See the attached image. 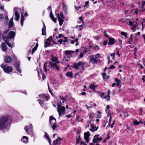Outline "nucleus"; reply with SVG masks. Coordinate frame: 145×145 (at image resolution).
I'll list each match as a JSON object with an SVG mask.
<instances>
[{"instance_id": "obj_1", "label": "nucleus", "mask_w": 145, "mask_h": 145, "mask_svg": "<svg viewBox=\"0 0 145 145\" xmlns=\"http://www.w3.org/2000/svg\"><path fill=\"white\" fill-rule=\"evenodd\" d=\"M51 60V62L49 63V64L51 68L57 70V71L60 70V67L57 65L60 62L59 61L57 57L52 56Z\"/></svg>"}, {"instance_id": "obj_2", "label": "nucleus", "mask_w": 145, "mask_h": 145, "mask_svg": "<svg viewBox=\"0 0 145 145\" xmlns=\"http://www.w3.org/2000/svg\"><path fill=\"white\" fill-rule=\"evenodd\" d=\"M15 35L16 33L15 32L13 31H11L8 33L7 36V37L4 36H3L2 37L4 41H5L6 44H7L8 46L12 48V47L13 44L9 43L8 42L7 40H6L13 39L15 37Z\"/></svg>"}, {"instance_id": "obj_3", "label": "nucleus", "mask_w": 145, "mask_h": 145, "mask_svg": "<svg viewBox=\"0 0 145 145\" xmlns=\"http://www.w3.org/2000/svg\"><path fill=\"white\" fill-rule=\"evenodd\" d=\"M7 121L10 122L11 121L8 120V117L7 116H2L0 118V129L3 130L6 127L5 123Z\"/></svg>"}, {"instance_id": "obj_4", "label": "nucleus", "mask_w": 145, "mask_h": 145, "mask_svg": "<svg viewBox=\"0 0 145 145\" xmlns=\"http://www.w3.org/2000/svg\"><path fill=\"white\" fill-rule=\"evenodd\" d=\"M49 121L52 129L54 131L59 126L57 124L56 119L52 116L50 117Z\"/></svg>"}, {"instance_id": "obj_5", "label": "nucleus", "mask_w": 145, "mask_h": 145, "mask_svg": "<svg viewBox=\"0 0 145 145\" xmlns=\"http://www.w3.org/2000/svg\"><path fill=\"white\" fill-rule=\"evenodd\" d=\"M84 64L81 61H79L78 63H75L73 68L77 70H84Z\"/></svg>"}, {"instance_id": "obj_6", "label": "nucleus", "mask_w": 145, "mask_h": 145, "mask_svg": "<svg viewBox=\"0 0 145 145\" xmlns=\"http://www.w3.org/2000/svg\"><path fill=\"white\" fill-rule=\"evenodd\" d=\"M1 67L3 69L4 71L7 73H8L12 71V69L11 66L2 64Z\"/></svg>"}, {"instance_id": "obj_7", "label": "nucleus", "mask_w": 145, "mask_h": 145, "mask_svg": "<svg viewBox=\"0 0 145 145\" xmlns=\"http://www.w3.org/2000/svg\"><path fill=\"white\" fill-rule=\"evenodd\" d=\"M13 10L14 12V13L13 15H14L15 16L14 19L18 21L20 17V15L18 12L20 11L21 9L18 7H15Z\"/></svg>"}, {"instance_id": "obj_8", "label": "nucleus", "mask_w": 145, "mask_h": 145, "mask_svg": "<svg viewBox=\"0 0 145 145\" xmlns=\"http://www.w3.org/2000/svg\"><path fill=\"white\" fill-rule=\"evenodd\" d=\"M65 108L64 106H58L57 108V111L59 116V118L60 116L65 114Z\"/></svg>"}, {"instance_id": "obj_9", "label": "nucleus", "mask_w": 145, "mask_h": 145, "mask_svg": "<svg viewBox=\"0 0 145 145\" xmlns=\"http://www.w3.org/2000/svg\"><path fill=\"white\" fill-rule=\"evenodd\" d=\"M24 129L29 135H32L33 134L32 131L33 127L32 124H30L28 126H26Z\"/></svg>"}, {"instance_id": "obj_10", "label": "nucleus", "mask_w": 145, "mask_h": 145, "mask_svg": "<svg viewBox=\"0 0 145 145\" xmlns=\"http://www.w3.org/2000/svg\"><path fill=\"white\" fill-rule=\"evenodd\" d=\"M99 135H95L94 136L93 139V142L98 143L101 142L102 140V138L101 137L99 138Z\"/></svg>"}, {"instance_id": "obj_11", "label": "nucleus", "mask_w": 145, "mask_h": 145, "mask_svg": "<svg viewBox=\"0 0 145 145\" xmlns=\"http://www.w3.org/2000/svg\"><path fill=\"white\" fill-rule=\"evenodd\" d=\"M74 53V52L72 50H66L65 52V55L68 58L71 57L72 54H73Z\"/></svg>"}, {"instance_id": "obj_12", "label": "nucleus", "mask_w": 145, "mask_h": 145, "mask_svg": "<svg viewBox=\"0 0 145 145\" xmlns=\"http://www.w3.org/2000/svg\"><path fill=\"white\" fill-rule=\"evenodd\" d=\"M62 138L60 137H58L57 139L53 141L52 145H60L61 142H59V141L61 140Z\"/></svg>"}, {"instance_id": "obj_13", "label": "nucleus", "mask_w": 145, "mask_h": 145, "mask_svg": "<svg viewBox=\"0 0 145 145\" xmlns=\"http://www.w3.org/2000/svg\"><path fill=\"white\" fill-rule=\"evenodd\" d=\"M84 138L87 142L88 143L89 142V132H87L86 133H85L84 134Z\"/></svg>"}, {"instance_id": "obj_14", "label": "nucleus", "mask_w": 145, "mask_h": 145, "mask_svg": "<svg viewBox=\"0 0 145 145\" xmlns=\"http://www.w3.org/2000/svg\"><path fill=\"white\" fill-rule=\"evenodd\" d=\"M1 48L3 51L7 53V45L4 42L2 43L1 46Z\"/></svg>"}, {"instance_id": "obj_15", "label": "nucleus", "mask_w": 145, "mask_h": 145, "mask_svg": "<svg viewBox=\"0 0 145 145\" xmlns=\"http://www.w3.org/2000/svg\"><path fill=\"white\" fill-rule=\"evenodd\" d=\"M56 16L58 18L59 24L60 26H61L64 21L63 19L61 18H60L59 16V15L58 13L56 14Z\"/></svg>"}, {"instance_id": "obj_16", "label": "nucleus", "mask_w": 145, "mask_h": 145, "mask_svg": "<svg viewBox=\"0 0 145 145\" xmlns=\"http://www.w3.org/2000/svg\"><path fill=\"white\" fill-rule=\"evenodd\" d=\"M98 59L97 58H95L94 59V56H90L89 61L90 63H97V62Z\"/></svg>"}, {"instance_id": "obj_17", "label": "nucleus", "mask_w": 145, "mask_h": 145, "mask_svg": "<svg viewBox=\"0 0 145 145\" xmlns=\"http://www.w3.org/2000/svg\"><path fill=\"white\" fill-rule=\"evenodd\" d=\"M5 61L6 63H9L11 62L12 59L11 57L8 55H7L5 58Z\"/></svg>"}, {"instance_id": "obj_18", "label": "nucleus", "mask_w": 145, "mask_h": 145, "mask_svg": "<svg viewBox=\"0 0 145 145\" xmlns=\"http://www.w3.org/2000/svg\"><path fill=\"white\" fill-rule=\"evenodd\" d=\"M22 141L25 143H27L28 141V138L25 136H23L22 139Z\"/></svg>"}, {"instance_id": "obj_19", "label": "nucleus", "mask_w": 145, "mask_h": 145, "mask_svg": "<svg viewBox=\"0 0 145 145\" xmlns=\"http://www.w3.org/2000/svg\"><path fill=\"white\" fill-rule=\"evenodd\" d=\"M109 40L108 45H112L114 44L115 41L113 39L108 37Z\"/></svg>"}, {"instance_id": "obj_20", "label": "nucleus", "mask_w": 145, "mask_h": 145, "mask_svg": "<svg viewBox=\"0 0 145 145\" xmlns=\"http://www.w3.org/2000/svg\"><path fill=\"white\" fill-rule=\"evenodd\" d=\"M50 18L52 20V21L55 23H56V19L55 18V17L53 15L52 11L50 12Z\"/></svg>"}, {"instance_id": "obj_21", "label": "nucleus", "mask_w": 145, "mask_h": 145, "mask_svg": "<svg viewBox=\"0 0 145 145\" xmlns=\"http://www.w3.org/2000/svg\"><path fill=\"white\" fill-rule=\"evenodd\" d=\"M129 25H130L132 26L133 27L131 28L132 30H133L136 27V26L134 24L133 22L131 21H130V20L129 21Z\"/></svg>"}, {"instance_id": "obj_22", "label": "nucleus", "mask_w": 145, "mask_h": 145, "mask_svg": "<svg viewBox=\"0 0 145 145\" xmlns=\"http://www.w3.org/2000/svg\"><path fill=\"white\" fill-rule=\"evenodd\" d=\"M44 136H45L46 137V138L48 140V141L50 144V145H51V140L50 139V137L48 135V133H45Z\"/></svg>"}, {"instance_id": "obj_23", "label": "nucleus", "mask_w": 145, "mask_h": 145, "mask_svg": "<svg viewBox=\"0 0 145 145\" xmlns=\"http://www.w3.org/2000/svg\"><path fill=\"white\" fill-rule=\"evenodd\" d=\"M24 20V17L23 14H22L21 17L20 24L22 26L23 25V23Z\"/></svg>"}, {"instance_id": "obj_24", "label": "nucleus", "mask_w": 145, "mask_h": 145, "mask_svg": "<svg viewBox=\"0 0 145 145\" xmlns=\"http://www.w3.org/2000/svg\"><path fill=\"white\" fill-rule=\"evenodd\" d=\"M97 86H95L94 85L92 84L90 85L89 88L91 89H93L94 90H95Z\"/></svg>"}, {"instance_id": "obj_25", "label": "nucleus", "mask_w": 145, "mask_h": 145, "mask_svg": "<svg viewBox=\"0 0 145 145\" xmlns=\"http://www.w3.org/2000/svg\"><path fill=\"white\" fill-rule=\"evenodd\" d=\"M91 127L92 129H90V130L91 131H96L97 130L98 127H95L93 124H92Z\"/></svg>"}, {"instance_id": "obj_26", "label": "nucleus", "mask_w": 145, "mask_h": 145, "mask_svg": "<svg viewBox=\"0 0 145 145\" xmlns=\"http://www.w3.org/2000/svg\"><path fill=\"white\" fill-rule=\"evenodd\" d=\"M16 70L20 73L21 72V71L20 68L19 66L18 63L16 64Z\"/></svg>"}, {"instance_id": "obj_27", "label": "nucleus", "mask_w": 145, "mask_h": 145, "mask_svg": "<svg viewBox=\"0 0 145 145\" xmlns=\"http://www.w3.org/2000/svg\"><path fill=\"white\" fill-rule=\"evenodd\" d=\"M39 96L40 97H42L43 98H44V97H45L47 101H48V96H46V95L44 94L39 95Z\"/></svg>"}, {"instance_id": "obj_28", "label": "nucleus", "mask_w": 145, "mask_h": 145, "mask_svg": "<svg viewBox=\"0 0 145 145\" xmlns=\"http://www.w3.org/2000/svg\"><path fill=\"white\" fill-rule=\"evenodd\" d=\"M130 12L132 14H138V12L137 10L135 9H132L130 11Z\"/></svg>"}, {"instance_id": "obj_29", "label": "nucleus", "mask_w": 145, "mask_h": 145, "mask_svg": "<svg viewBox=\"0 0 145 145\" xmlns=\"http://www.w3.org/2000/svg\"><path fill=\"white\" fill-rule=\"evenodd\" d=\"M66 76L67 77H72L73 74L71 72H68L66 73Z\"/></svg>"}, {"instance_id": "obj_30", "label": "nucleus", "mask_w": 145, "mask_h": 145, "mask_svg": "<svg viewBox=\"0 0 145 145\" xmlns=\"http://www.w3.org/2000/svg\"><path fill=\"white\" fill-rule=\"evenodd\" d=\"M38 101L39 104L41 106L43 107L44 105V101L42 100L41 99L38 100Z\"/></svg>"}, {"instance_id": "obj_31", "label": "nucleus", "mask_w": 145, "mask_h": 145, "mask_svg": "<svg viewBox=\"0 0 145 145\" xmlns=\"http://www.w3.org/2000/svg\"><path fill=\"white\" fill-rule=\"evenodd\" d=\"M50 44L49 41H47L44 44V47H48L50 46Z\"/></svg>"}, {"instance_id": "obj_32", "label": "nucleus", "mask_w": 145, "mask_h": 145, "mask_svg": "<svg viewBox=\"0 0 145 145\" xmlns=\"http://www.w3.org/2000/svg\"><path fill=\"white\" fill-rule=\"evenodd\" d=\"M42 35H46V29H42Z\"/></svg>"}, {"instance_id": "obj_33", "label": "nucleus", "mask_w": 145, "mask_h": 145, "mask_svg": "<svg viewBox=\"0 0 145 145\" xmlns=\"http://www.w3.org/2000/svg\"><path fill=\"white\" fill-rule=\"evenodd\" d=\"M14 24V23L13 22H10L9 21V25L8 27L10 28L12 27L13 25Z\"/></svg>"}, {"instance_id": "obj_34", "label": "nucleus", "mask_w": 145, "mask_h": 145, "mask_svg": "<svg viewBox=\"0 0 145 145\" xmlns=\"http://www.w3.org/2000/svg\"><path fill=\"white\" fill-rule=\"evenodd\" d=\"M140 124L139 122L137 120H135L133 122V124L135 125H137Z\"/></svg>"}, {"instance_id": "obj_35", "label": "nucleus", "mask_w": 145, "mask_h": 145, "mask_svg": "<svg viewBox=\"0 0 145 145\" xmlns=\"http://www.w3.org/2000/svg\"><path fill=\"white\" fill-rule=\"evenodd\" d=\"M37 46H35V47L33 48L32 51V54H33L34 52L37 50Z\"/></svg>"}, {"instance_id": "obj_36", "label": "nucleus", "mask_w": 145, "mask_h": 145, "mask_svg": "<svg viewBox=\"0 0 145 145\" xmlns=\"http://www.w3.org/2000/svg\"><path fill=\"white\" fill-rule=\"evenodd\" d=\"M110 96H108L107 95H105L103 97V98L104 99H106L108 101H109L110 100Z\"/></svg>"}, {"instance_id": "obj_37", "label": "nucleus", "mask_w": 145, "mask_h": 145, "mask_svg": "<svg viewBox=\"0 0 145 145\" xmlns=\"http://www.w3.org/2000/svg\"><path fill=\"white\" fill-rule=\"evenodd\" d=\"M80 140V136L79 135L77 138H76V142L77 144H79Z\"/></svg>"}, {"instance_id": "obj_38", "label": "nucleus", "mask_w": 145, "mask_h": 145, "mask_svg": "<svg viewBox=\"0 0 145 145\" xmlns=\"http://www.w3.org/2000/svg\"><path fill=\"white\" fill-rule=\"evenodd\" d=\"M121 34L122 35H124L126 38H127V33L124 32H121Z\"/></svg>"}, {"instance_id": "obj_39", "label": "nucleus", "mask_w": 145, "mask_h": 145, "mask_svg": "<svg viewBox=\"0 0 145 145\" xmlns=\"http://www.w3.org/2000/svg\"><path fill=\"white\" fill-rule=\"evenodd\" d=\"M94 49L95 50H100V48L98 46L96 45L94 46L93 47Z\"/></svg>"}, {"instance_id": "obj_40", "label": "nucleus", "mask_w": 145, "mask_h": 145, "mask_svg": "<svg viewBox=\"0 0 145 145\" xmlns=\"http://www.w3.org/2000/svg\"><path fill=\"white\" fill-rule=\"evenodd\" d=\"M47 62H45L43 66V67L45 71V72H46L47 71V69H46V67L47 66Z\"/></svg>"}, {"instance_id": "obj_41", "label": "nucleus", "mask_w": 145, "mask_h": 145, "mask_svg": "<svg viewBox=\"0 0 145 145\" xmlns=\"http://www.w3.org/2000/svg\"><path fill=\"white\" fill-rule=\"evenodd\" d=\"M97 113H98V115L97 116V117L98 118H100L101 117V113L99 111H97Z\"/></svg>"}, {"instance_id": "obj_42", "label": "nucleus", "mask_w": 145, "mask_h": 145, "mask_svg": "<svg viewBox=\"0 0 145 145\" xmlns=\"http://www.w3.org/2000/svg\"><path fill=\"white\" fill-rule=\"evenodd\" d=\"M4 18L3 15L0 13V21H1Z\"/></svg>"}, {"instance_id": "obj_43", "label": "nucleus", "mask_w": 145, "mask_h": 145, "mask_svg": "<svg viewBox=\"0 0 145 145\" xmlns=\"http://www.w3.org/2000/svg\"><path fill=\"white\" fill-rule=\"evenodd\" d=\"M58 103H57V107H58V106H59H59H62L61 105V104H62V103H61V101H58Z\"/></svg>"}, {"instance_id": "obj_44", "label": "nucleus", "mask_w": 145, "mask_h": 145, "mask_svg": "<svg viewBox=\"0 0 145 145\" xmlns=\"http://www.w3.org/2000/svg\"><path fill=\"white\" fill-rule=\"evenodd\" d=\"M52 37L51 36H50L49 37L48 39H47V41L50 42V41H51L52 40Z\"/></svg>"}, {"instance_id": "obj_45", "label": "nucleus", "mask_w": 145, "mask_h": 145, "mask_svg": "<svg viewBox=\"0 0 145 145\" xmlns=\"http://www.w3.org/2000/svg\"><path fill=\"white\" fill-rule=\"evenodd\" d=\"M114 55L115 53L111 54H110V56L112 57V59H113V60H114Z\"/></svg>"}, {"instance_id": "obj_46", "label": "nucleus", "mask_w": 145, "mask_h": 145, "mask_svg": "<svg viewBox=\"0 0 145 145\" xmlns=\"http://www.w3.org/2000/svg\"><path fill=\"white\" fill-rule=\"evenodd\" d=\"M105 93L104 92H103L101 93L100 95V97L102 98H103V97L105 96L104 95Z\"/></svg>"}, {"instance_id": "obj_47", "label": "nucleus", "mask_w": 145, "mask_h": 145, "mask_svg": "<svg viewBox=\"0 0 145 145\" xmlns=\"http://www.w3.org/2000/svg\"><path fill=\"white\" fill-rule=\"evenodd\" d=\"M104 36L106 37H107L108 38V37H108V35L107 34L106 32L105 31H104Z\"/></svg>"}, {"instance_id": "obj_48", "label": "nucleus", "mask_w": 145, "mask_h": 145, "mask_svg": "<svg viewBox=\"0 0 145 145\" xmlns=\"http://www.w3.org/2000/svg\"><path fill=\"white\" fill-rule=\"evenodd\" d=\"M121 84V82L120 81H118V82H117V85L118 86H120Z\"/></svg>"}, {"instance_id": "obj_49", "label": "nucleus", "mask_w": 145, "mask_h": 145, "mask_svg": "<svg viewBox=\"0 0 145 145\" xmlns=\"http://www.w3.org/2000/svg\"><path fill=\"white\" fill-rule=\"evenodd\" d=\"M89 3V2L88 1H87L86 2H85V4L84 5H83L84 7H85L87 6V5H88Z\"/></svg>"}, {"instance_id": "obj_50", "label": "nucleus", "mask_w": 145, "mask_h": 145, "mask_svg": "<svg viewBox=\"0 0 145 145\" xmlns=\"http://www.w3.org/2000/svg\"><path fill=\"white\" fill-rule=\"evenodd\" d=\"M123 114L125 117H127L128 116V113L127 112H125L123 113Z\"/></svg>"}, {"instance_id": "obj_51", "label": "nucleus", "mask_w": 145, "mask_h": 145, "mask_svg": "<svg viewBox=\"0 0 145 145\" xmlns=\"http://www.w3.org/2000/svg\"><path fill=\"white\" fill-rule=\"evenodd\" d=\"M60 99L62 101H65V99L64 97L61 96L60 97Z\"/></svg>"}, {"instance_id": "obj_52", "label": "nucleus", "mask_w": 145, "mask_h": 145, "mask_svg": "<svg viewBox=\"0 0 145 145\" xmlns=\"http://www.w3.org/2000/svg\"><path fill=\"white\" fill-rule=\"evenodd\" d=\"M59 16L61 18L64 19V18L63 14L61 12L60 13Z\"/></svg>"}, {"instance_id": "obj_53", "label": "nucleus", "mask_w": 145, "mask_h": 145, "mask_svg": "<svg viewBox=\"0 0 145 145\" xmlns=\"http://www.w3.org/2000/svg\"><path fill=\"white\" fill-rule=\"evenodd\" d=\"M60 44H61L63 42V40L62 39H60L58 40Z\"/></svg>"}, {"instance_id": "obj_54", "label": "nucleus", "mask_w": 145, "mask_h": 145, "mask_svg": "<svg viewBox=\"0 0 145 145\" xmlns=\"http://www.w3.org/2000/svg\"><path fill=\"white\" fill-rule=\"evenodd\" d=\"M64 41H63V42L65 43L67 42H68V40H67L68 39L67 38V37H64Z\"/></svg>"}, {"instance_id": "obj_55", "label": "nucleus", "mask_w": 145, "mask_h": 145, "mask_svg": "<svg viewBox=\"0 0 145 145\" xmlns=\"http://www.w3.org/2000/svg\"><path fill=\"white\" fill-rule=\"evenodd\" d=\"M80 145H87L83 141L80 142Z\"/></svg>"}, {"instance_id": "obj_56", "label": "nucleus", "mask_w": 145, "mask_h": 145, "mask_svg": "<svg viewBox=\"0 0 145 145\" xmlns=\"http://www.w3.org/2000/svg\"><path fill=\"white\" fill-rule=\"evenodd\" d=\"M79 55V57L80 58L82 57L83 56V54L82 52H80Z\"/></svg>"}, {"instance_id": "obj_57", "label": "nucleus", "mask_w": 145, "mask_h": 145, "mask_svg": "<svg viewBox=\"0 0 145 145\" xmlns=\"http://www.w3.org/2000/svg\"><path fill=\"white\" fill-rule=\"evenodd\" d=\"M115 67L113 65H111L110 66V67L109 68V69H113L115 68Z\"/></svg>"}, {"instance_id": "obj_58", "label": "nucleus", "mask_w": 145, "mask_h": 145, "mask_svg": "<svg viewBox=\"0 0 145 145\" xmlns=\"http://www.w3.org/2000/svg\"><path fill=\"white\" fill-rule=\"evenodd\" d=\"M106 74L105 73H104L102 74L103 77L104 79H105L106 78Z\"/></svg>"}, {"instance_id": "obj_59", "label": "nucleus", "mask_w": 145, "mask_h": 145, "mask_svg": "<svg viewBox=\"0 0 145 145\" xmlns=\"http://www.w3.org/2000/svg\"><path fill=\"white\" fill-rule=\"evenodd\" d=\"M47 10H49L50 11V12L52 11V8L51 6H49Z\"/></svg>"}, {"instance_id": "obj_60", "label": "nucleus", "mask_w": 145, "mask_h": 145, "mask_svg": "<svg viewBox=\"0 0 145 145\" xmlns=\"http://www.w3.org/2000/svg\"><path fill=\"white\" fill-rule=\"evenodd\" d=\"M111 120H112V119H111V116H110V119L109 120V123L108 125H109V126L110 125V123H111Z\"/></svg>"}, {"instance_id": "obj_61", "label": "nucleus", "mask_w": 145, "mask_h": 145, "mask_svg": "<svg viewBox=\"0 0 145 145\" xmlns=\"http://www.w3.org/2000/svg\"><path fill=\"white\" fill-rule=\"evenodd\" d=\"M108 43V41L107 40H105L103 42V44L104 45H107Z\"/></svg>"}, {"instance_id": "obj_62", "label": "nucleus", "mask_w": 145, "mask_h": 145, "mask_svg": "<svg viewBox=\"0 0 145 145\" xmlns=\"http://www.w3.org/2000/svg\"><path fill=\"white\" fill-rule=\"evenodd\" d=\"M133 39L132 37H129V42H133Z\"/></svg>"}, {"instance_id": "obj_63", "label": "nucleus", "mask_w": 145, "mask_h": 145, "mask_svg": "<svg viewBox=\"0 0 145 145\" xmlns=\"http://www.w3.org/2000/svg\"><path fill=\"white\" fill-rule=\"evenodd\" d=\"M79 19L80 20V22H79V21H78V23H80V22H82L83 20H82V17H80L79 18Z\"/></svg>"}, {"instance_id": "obj_64", "label": "nucleus", "mask_w": 145, "mask_h": 145, "mask_svg": "<svg viewBox=\"0 0 145 145\" xmlns=\"http://www.w3.org/2000/svg\"><path fill=\"white\" fill-rule=\"evenodd\" d=\"M8 29H6L4 32V35H6V34L8 32Z\"/></svg>"}]
</instances>
